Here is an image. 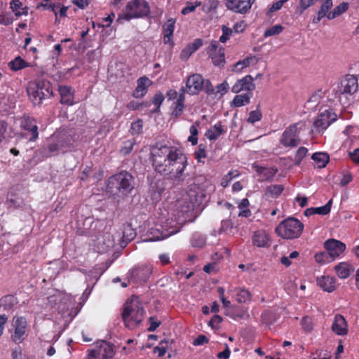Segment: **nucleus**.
<instances>
[{"label": "nucleus", "instance_id": "1", "mask_svg": "<svg viewBox=\"0 0 359 359\" xmlns=\"http://www.w3.org/2000/svg\"><path fill=\"white\" fill-rule=\"evenodd\" d=\"M150 160L154 170L168 175L174 187H182L193 180L187 172V157L179 148L156 143L151 147Z\"/></svg>", "mask_w": 359, "mask_h": 359}, {"label": "nucleus", "instance_id": "2", "mask_svg": "<svg viewBox=\"0 0 359 359\" xmlns=\"http://www.w3.org/2000/svg\"><path fill=\"white\" fill-rule=\"evenodd\" d=\"M134 187V177L129 172L122 170L108 179L106 192L114 198H123L132 192Z\"/></svg>", "mask_w": 359, "mask_h": 359}, {"label": "nucleus", "instance_id": "3", "mask_svg": "<svg viewBox=\"0 0 359 359\" xmlns=\"http://www.w3.org/2000/svg\"><path fill=\"white\" fill-rule=\"evenodd\" d=\"M27 94L34 106H41L43 101L53 96L51 83L44 79H38L28 85Z\"/></svg>", "mask_w": 359, "mask_h": 359}, {"label": "nucleus", "instance_id": "4", "mask_svg": "<svg viewBox=\"0 0 359 359\" xmlns=\"http://www.w3.org/2000/svg\"><path fill=\"white\" fill-rule=\"evenodd\" d=\"M144 309L137 297L128 300L123 305L122 318L126 327L133 330L143 320Z\"/></svg>", "mask_w": 359, "mask_h": 359}, {"label": "nucleus", "instance_id": "5", "mask_svg": "<svg viewBox=\"0 0 359 359\" xmlns=\"http://www.w3.org/2000/svg\"><path fill=\"white\" fill-rule=\"evenodd\" d=\"M205 198V193L195 183H191L183 196L178 201L179 208L183 212H188L200 206Z\"/></svg>", "mask_w": 359, "mask_h": 359}, {"label": "nucleus", "instance_id": "6", "mask_svg": "<svg viewBox=\"0 0 359 359\" xmlns=\"http://www.w3.org/2000/svg\"><path fill=\"white\" fill-rule=\"evenodd\" d=\"M150 13V8L145 0H133L128 2L125 10L118 15L117 21L130 20L147 16Z\"/></svg>", "mask_w": 359, "mask_h": 359}, {"label": "nucleus", "instance_id": "7", "mask_svg": "<svg viewBox=\"0 0 359 359\" xmlns=\"http://www.w3.org/2000/svg\"><path fill=\"white\" fill-rule=\"evenodd\" d=\"M304 229V224L297 219L290 217L281 222L276 228L278 235L285 239L298 238Z\"/></svg>", "mask_w": 359, "mask_h": 359}, {"label": "nucleus", "instance_id": "8", "mask_svg": "<svg viewBox=\"0 0 359 359\" xmlns=\"http://www.w3.org/2000/svg\"><path fill=\"white\" fill-rule=\"evenodd\" d=\"M300 125H302L301 123H297L287 127L282 134L280 140V144L286 147H296L298 146L301 141L299 133L302 127L298 128Z\"/></svg>", "mask_w": 359, "mask_h": 359}, {"label": "nucleus", "instance_id": "9", "mask_svg": "<svg viewBox=\"0 0 359 359\" xmlns=\"http://www.w3.org/2000/svg\"><path fill=\"white\" fill-rule=\"evenodd\" d=\"M114 353L113 344L101 341L97 343L94 349L90 351L88 359H111Z\"/></svg>", "mask_w": 359, "mask_h": 359}, {"label": "nucleus", "instance_id": "10", "mask_svg": "<svg viewBox=\"0 0 359 359\" xmlns=\"http://www.w3.org/2000/svg\"><path fill=\"white\" fill-rule=\"evenodd\" d=\"M337 114L332 109L325 110L318 114L316 120L313 123V127L318 132H323L334 121L337 120Z\"/></svg>", "mask_w": 359, "mask_h": 359}, {"label": "nucleus", "instance_id": "11", "mask_svg": "<svg viewBox=\"0 0 359 359\" xmlns=\"http://www.w3.org/2000/svg\"><path fill=\"white\" fill-rule=\"evenodd\" d=\"M207 53L215 66L223 67L225 63L224 48L217 41H212L207 48Z\"/></svg>", "mask_w": 359, "mask_h": 359}, {"label": "nucleus", "instance_id": "12", "mask_svg": "<svg viewBox=\"0 0 359 359\" xmlns=\"http://www.w3.org/2000/svg\"><path fill=\"white\" fill-rule=\"evenodd\" d=\"M358 90V78L355 75L347 74L340 81L337 92L339 94L353 95Z\"/></svg>", "mask_w": 359, "mask_h": 359}, {"label": "nucleus", "instance_id": "13", "mask_svg": "<svg viewBox=\"0 0 359 359\" xmlns=\"http://www.w3.org/2000/svg\"><path fill=\"white\" fill-rule=\"evenodd\" d=\"M171 223H169L170 224ZM180 227H175L172 226H168V223L164 226H160L159 227L152 228L150 230V233L152 237L150 238L152 241H157L163 240L177 232L180 231Z\"/></svg>", "mask_w": 359, "mask_h": 359}, {"label": "nucleus", "instance_id": "14", "mask_svg": "<svg viewBox=\"0 0 359 359\" xmlns=\"http://www.w3.org/2000/svg\"><path fill=\"white\" fill-rule=\"evenodd\" d=\"M187 93L189 95H197L204 85V79L199 74H194L189 76L187 79Z\"/></svg>", "mask_w": 359, "mask_h": 359}, {"label": "nucleus", "instance_id": "15", "mask_svg": "<svg viewBox=\"0 0 359 359\" xmlns=\"http://www.w3.org/2000/svg\"><path fill=\"white\" fill-rule=\"evenodd\" d=\"M324 246L327 253H329V256L331 257L332 259L339 257L346 249L344 243L335 239L327 241Z\"/></svg>", "mask_w": 359, "mask_h": 359}, {"label": "nucleus", "instance_id": "16", "mask_svg": "<svg viewBox=\"0 0 359 359\" xmlns=\"http://www.w3.org/2000/svg\"><path fill=\"white\" fill-rule=\"evenodd\" d=\"M254 79L250 75H247L237 81L233 86L231 91L234 93H238L242 90H247L251 93L255 88V85L253 83Z\"/></svg>", "mask_w": 359, "mask_h": 359}, {"label": "nucleus", "instance_id": "17", "mask_svg": "<svg viewBox=\"0 0 359 359\" xmlns=\"http://www.w3.org/2000/svg\"><path fill=\"white\" fill-rule=\"evenodd\" d=\"M13 325L15 327V332L11 337L12 339L15 342H17L18 341L21 342L23 339L22 336L26 332L27 325L26 318L22 316L14 318Z\"/></svg>", "mask_w": 359, "mask_h": 359}, {"label": "nucleus", "instance_id": "18", "mask_svg": "<svg viewBox=\"0 0 359 359\" xmlns=\"http://www.w3.org/2000/svg\"><path fill=\"white\" fill-rule=\"evenodd\" d=\"M21 127L24 130L31 132L32 136L29 137V141H35L36 140L39 135L38 127L34 118L24 116L21 121Z\"/></svg>", "mask_w": 359, "mask_h": 359}, {"label": "nucleus", "instance_id": "19", "mask_svg": "<svg viewBox=\"0 0 359 359\" xmlns=\"http://www.w3.org/2000/svg\"><path fill=\"white\" fill-rule=\"evenodd\" d=\"M151 84V80L142 76L138 79L136 88L133 93V96L136 98L142 97L147 92L148 87Z\"/></svg>", "mask_w": 359, "mask_h": 359}, {"label": "nucleus", "instance_id": "20", "mask_svg": "<svg viewBox=\"0 0 359 359\" xmlns=\"http://www.w3.org/2000/svg\"><path fill=\"white\" fill-rule=\"evenodd\" d=\"M151 273V269L146 266H142L140 267L133 269L129 273L131 278L143 282L147 280Z\"/></svg>", "mask_w": 359, "mask_h": 359}, {"label": "nucleus", "instance_id": "21", "mask_svg": "<svg viewBox=\"0 0 359 359\" xmlns=\"http://www.w3.org/2000/svg\"><path fill=\"white\" fill-rule=\"evenodd\" d=\"M176 20L173 18H170L163 26V42L164 43H168L171 46H173L172 35L175 29Z\"/></svg>", "mask_w": 359, "mask_h": 359}, {"label": "nucleus", "instance_id": "22", "mask_svg": "<svg viewBox=\"0 0 359 359\" xmlns=\"http://www.w3.org/2000/svg\"><path fill=\"white\" fill-rule=\"evenodd\" d=\"M332 329L338 335H344L347 333V323L341 315L335 316Z\"/></svg>", "mask_w": 359, "mask_h": 359}, {"label": "nucleus", "instance_id": "23", "mask_svg": "<svg viewBox=\"0 0 359 359\" xmlns=\"http://www.w3.org/2000/svg\"><path fill=\"white\" fill-rule=\"evenodd\" d=\"M317 284L323 290L332 292L336 289L335 279L330 276H320L317 278Z\"/></svg>", "mask_w": 359, "mask_h": 359}, {"label": "nucleus", "instance_id": "24", "mask_svg": "<svg viewBox=\"0 0 359 359\" xmlns=\"http://www.w3.org/2000/svg\"><path fill=\"white\" fill-rule=\"evenodd\" d=\"M332 0H322L320 10L317 13V16L313 17L312 22L318 24L323 18H327V11L332 7Z\"/></svg>", "mask_w": 359, "mask_h": 359}, {"label": "nucleus", "instance_id": "25", "mask_svg": "<svg viewBox=\"0 0 359 359\" xmlns=\"http://www.w3.org/2000/svg\"><path fill=\"white\" fill-rule=\"evenodd\" d=\"M60 95V102L71 106L74 104V96L72 88L67 86H60L58 88Z\"/></svg>", "mask_w": 359, "mask_h": 359}, {"label": "nucleus", "instance_id": "26", "mask_svg": "<svg viewBox=\"0 0 359 359\" xmlns=\"http://www.w3.org/2000/svg\"><path fill=\"white\" fill-rule=\"evenodd\" d=\"M334 270L339 278H348L353 271L354 267L346 262H341L334 266Z\"/></svg>", "mask_w": 359, "mask_h": 359}, {"label": "nucleus", "instance_id": "27", "mask_svg": "<svg viewBox=\"0 0 359 359\" xmlns=\"http://www.w3.org/2000/svg\"><path fill=\"white\" fill-rule=\"evenodd\" d=\"M226 130L224 129L221 122H218L210 127L205 133V137L210 140H217L221 135L224 134Z\"/></svg>", "mask_w": 359, "mask_h": 359}, {"label": "nucleus", "instance_id": "28", "mask_svg": "<svg viewBox=\"0 0 359 359\" xmlns=\"http://www.w3.org/2000/svg\"><path fill=\"white\" fill-rule=\"evenodd\" d=\"M269 238L264 231H255L252 238L254 245L259 248L269 246Z\"/></svg>", "mask_w": 359, "mask_h": 359}, {"label": "nucleus", "instance_id": "29", "mask_svg": "<svg viewBox=\"0 0 359 359\" xmlns=\"http://www.w3.org/2000/svg\"><path fill=\"white\" fill-rule=\"evenodd\" d=\"M252 97V93H247L241 95H237L234 97L233 100L231 102V107H240L245 104L250 103V98Z\"/></svg>", "mask_w": 359, "mask_h": 359}, {"label": "nucleus", "instance_id": "30", "mask_svg": "<svg viewBox=\"0 0 359 359\" xmlns=\"http://www.w3.org/2000/svg\"><path fill=\"white\" fill-rule=\"evenodd\" d=\"M311 158L316 162V165L319 168L326 166L330 161L328 154L324 152H317L312 155Z\"/></svg>", "mask_w": 359, "mask_h": 359}, {"label": "nucleus", "instance_id": "31", "mask_svg": "<svg viewBox=\"0 0 359 359\" xmlns=\"http://www.w3.org/2000/svg\"><path fill=\"white\" fill-rule=\"evenodd\" d=\"M172 109L171 116L173 117H179L182 115L185 108L184 101L181 98L174 101L170 107Z\"/></svg>", "mask_w": 359, "mask_h": 359}, {"label": "nucleus", "instance_id": "32", "mask_svg": "<svg viewBox=\"0 0 359 359\" xmlns=\"http://www.w3.org/2000/svg\"><path fill=\"white\" fill-rule=\"evenodd\" d=\"M203 45V41L201 39H196L194 42L189 44L182 51L181 56H190Z\"/></svg>", "mask_w": 359, "mask_h": 359}, {"label": "nucleus", "instance_id": "33", "mask_svg": "<svg viewBox=\"0 0 359 359\" xmlns=\"http://www.w3.org/2000/svg\"><path fill=\"white\" fill-rule=\"evenodd\" d=\"M252 5L248 0H239L236 5L232 6L231 10L236 13H245L250 9Z\"/></svg>", "mask_w": 359, "mask_h": 359}, {"label": "nucleus", "instance_id": "34", "mask_svg": "<svg viewBox=\"0 0 359 359\" xmlns=\"http://www.w3.org/2000/svg\"><path fill=\"white\" fill-rule=\"evenodd\" d=\"M224 314L227 316H230L234 320H236L238 318H243L246 315V312L243 309L233 306V307L225 310Z\"/></svg>", "mask_w": 359, "mask_h": 359}, {"label": "nucleus", "instance_id": "35", "mask_svg": "<svg viewBox=\"0 0 359 359\" xmlns=\"http://www.w3.org/2000/svg\"><path fill=\"white\" fill-rule=\"evenodd\" d=\"M348 8V4L342 2L337 6H336L332 11H327V18L329 20H332L337 18V16L344 13Z\"/></svg>", "mask_w": 359, "mask_h": 359}, {"label": "nucleus", "instance_id": "36", "mask_svg": "<svg viewBox=\"0 0 359 359\" xmlns=\"http://www.w3.org/2000/svg\"><path fill=\"white\" fill-rule=\"evenodd\" d=\"M283 190L284 187L283 185L273 184L266 187L265 194L271 198H277L281 194Z\"/></svg>", "mask_w": 359, "mask_h": 359}, {"label": "nucleus", "instance_id": "37", "mask_svg": "<svg viewBox=\"0 0 359 359\" xmlns=\"http://www.w3.org/2000/svg\"><path fill=\"white\" fill-rule=\"evenodd\" d=\"M55 138H56V141L58 143L61 150L68 147L72 144L71 137L65 133L55 135Z\"/></svg>", "mask_w": 359, "mask_h": 359}, {"label": "nucleus", "instance_id": "38", "mask_svg": "<svg viewBox=\"0 0 359 359\" xmlns=\"http://www.w3.org/2000/svg\"><path fill=\"white\" fill-rule=\"evenodd\" d=\"M236 291V300L239 303H246L251 299V293L244 288H237Z\"/></svg>", "mask_w": 359, "mask_h": 359}, {"label": "nucleus", "instance_id": "39", "mask_svg": "<svg viewBox=\"0 0 359 359\" xmlns=\"http://www.w3.org/2000/svg\"><path fill=\"white\" fill-rule=\"evenodd\" d=\"M27 66V63L20 57H15L8 63V67L14 71L22 69Z\"/></svg>", "mask_w": 359, "mask_h": 359}, {"label": "nucleus", "instance_id": "40", "mask_svg": "<svg viewBox=\"0 0 359 359\" xmlns=\"http://www.w3.org/2000/svg\"><path fill=\"white\" fill-rule=\"evenodd\" d=\"M201 122L197 121L192 125L189 128L191 135L188 138V141L191 143L192 145H196L198 142L197 135L198 134V127L200 126Z\"/></svg>", "mask_w": 359, "mask_h": 359}, {"label": "nucleus", "instance_id": "41", "mask_svg": "<svg viewBox=\"0 0 359 359\" xmlns=\"http://www.w3.org/2000/svg\"><path fill=\"white\" fill-rule=\"evenodd\" d=\"M318 0H300L299 6L296 8V13L302 15L304 11L314 5Z\"/></svg>", "mask_w": 359, "mask_h": 359}, {"label": "nucleus", "instance_id": "42", "mask_svg": "<svg viewBox=\"0 0 359 359\" xmlns=\"http://www.w3.org/2000/svg\"><path fill=\"white\" fill-rule=\"evenodd\" d=\"M135 231L128 225L123 230L122 241L127 244L135 237Z\"/></svg>", "mask_w": 359, "mask_h": 359}, {"label": "nucleus", "instance_id": "43", "mask_svg": "<svg viewBox=\"0 0 359 359\" xmlns=\"http://www.w3.org/2000/svg\"><path fill=\"white\" fill-rule=\"evenodd\" d=\"M218 0H207L202 6V10L206 13L215 11L218 7Z\"/></svg>", "mask_w": 359, "mask_h": 359}, {"label": "nucleus", "instance_id": "44", "mask_svg": "<svg viewBox=\"0 0 359 359\" xmlns=\"http://www.w3.org/2000/svg\"><path fill=\"white\" fill-rule=\"evenodd\" d=\"M283 27L280 25H276L265 30L264 33V37L271 36H276L281 33L283 30Z\"/></svg>", "mask_w": 359, "mask_h": 359}, {"label": "nucleus", "instance_id": "45", "mask_svg": "<svg viewBox=\"0 0 359 359\" xmlns=\"http://www.w3.org/2000/svg\"><path fill=\"white\" fill-rule=\"evenodd\" d=\"M206 243L205 236L199 234H195L191 240V245L196 248H203Z\"/></svg>", "mask_w": 359, "mask_h": 359}, {"label": "nucleus", "instance_id": "46", "mask_svg": "<svg viewBox=\"0 0 359 359\" xmlns=\"http://www.w3.org/2000/svg\"><path fill=\"white\" fill-rule=\"evenodd\" d=\"M135 144V140L134 139L128 140L123 143V146L121 147L120 151L123 155L129 154Z\"/></svg>", "mask_w": 359, "mask_h": 359}, {"label": "nucleus", "instance_id": "47", "mask_svg": "<svg viewBox=\"0 0 359 359\" xmlns=\"http://www.w3.org/2000/svg\"><path fill=\"white\" fill-rule=\"evenodd\" d=\"M308 149L304 147H299L296 152L294 162L296 165L300 164L302 159L306 156Z\"/></svg>", "mask_w": 359, "mask_h": 359}, {"label": "nucleus", "instance_id": "48", "mask_svg": "<svg viewBox=\"0 0 359 359\" xmlns=\"http://www.w3.org/2000/svg\"><path fill=\"white\" fill-rule=\"evenodd\" d=\"M332 203V201L331 199L327 203V204H325L323 206L318 207V208H313L314 214H318V215H325L328 214L330 212Z\"/></svg>", "mask_w": 359, "mask_h": 359}, {"label": "nucleus", "instance_id": "49", "mask_svg": "<svg viewBox=\"0 0 359 359\" xmlns=\"http://www.w3.org/2000/svg\"><path fill=\"white\" fill-rule=\"evenodd\" d=\"M164 100V95L161 93L155 94L152 99V103L156 106V108L151 111L152 113H156L159 111V108L163 101Z\"/></svg>", "mask_w": 359, "mask_h": 359}, {"label": "nucleus", "instance_id": "50", "mask_svg": "<svg viewBox=\"0 0 359 359\" xmlns=\"http://www.w3.org/2000/svg\"><path fill=\"white\" fill-rule=\"evenodd\" d=\"M22 6V2L19 0H12L11 2V8L17 17L25 15V13H21L20 8Z\"/></svg>", "mask_w": 359, "mask_h": 359}, {"label": "nucleus", "instance_id": "51", "mask_svg": "<svg viewBox=\"0 0 359 359\" xmlns=\"http://www.w3.org/2000/svg\"><path fill=\"white\" fill-rule=\"evenodd\" d=\"M222 35L219 37V41L221 43H225L229 39V37L232 35L233 29L229 28L226 25H222Z\"/></svg>", "mask_w": 359, "mask_h": 359}, {"label": "nucleus", "instance_id": "52", "mask_svg": "<svg viewBox=\"0 0 359 359\" xmlns=\"http://www.w3.org/2000/svg\"><path fill=\"white\" fill-rule=\"evenodd\" d=\"M262 112L260 111V110L257 109L256 110L250 112L249 117L248 118V122L250 123H255V122L259 121L262 118Z\"/></svg>", "mask_w": 359, "mask_h": 359}, {"label": "nucleus", "instance_id": "53", "mask_svg": "<svg viewBox=\"0 0 359 359\" xmlns=\"http://www.w3.org/2000/svg\"><path fill=\"white\" fill-rule=\"evenodd\" d=\"M278 169L275 168H266L262 175L263 180H271L277 173Z\"/></svg>", "mask_w": 359, "mask_h": 359}, {"label": "nucleus", "instance_id": "54", "mask_svg": "<svg viewBox=\"0 0 359 359\" xmlns=\"http://www.w3.org/2000/svg\"><path fill=\"white\" fill-rule=\"evenodd\" d=\"M143 122L142 120H137L133 122L131 124L130 130L133 134H140L142 131Z\"/></svg>", "mask_w": 359, "mask_h": 359}, {"label": "nucleus", "instance_id": "55", "mask_svg": "<svg viewBox=\"0 0 359 359\" xmlns=\"http://www.w3.org/2000/svg\"><path fill=\"white\" fill-rule=\"evenodd\" d=\"M315 257L316 262L319 263H326L330 262V259H332L331 257L329 256V253H327V252L317 253Z\"/></svg>", "mask_w": 359, "mask_h": 359}, {"label": "nucleus", "instance_id": "56", "mask_svg": "<svg viewBox=\"0 0 359 359\" xmlns=\"http://www.w3.org/2000/svg\"><path fill=\"white\" fill-rule=\"evenodd\" d=\"M150 106L149 102H142L139 103L136 101L132 100L127 104V108L130 110H135L137 109H139L140 107H147Z\"/></svg>", "mask_w": 359, "mask_h": 359}, {"label": "nucleus", "instance_id": "57", "mask_svg": "<svg viewBox=\"0 0 359 359\" xmlns=\"http://www.w3.org/2000/svg\"><path fill=\"white\" fill-rule=\"evenodd\" d=\"M201 5V1H196L195 2V4H192L191 3H187V6H185L182 10V14L183 15H187L191 12H194L196 9V8L197 6H199Z\"/></svg>", "mask_w": 359, "mask_h": 359}, {"label": "nucleus", "instance_id": "58", "mask_svg": "<svg viewBox=\"0 0 359 359\" xmlns=\"http://www.w3.org/2000/svg\"><path fill=\"white\" fill-rule=\"evenodd\" d=\"M252 60H253V57H247L243 60L236 62L234 67L238 71H241L243 68L248 67L250 65V62Z\"/></svg>", "mask_w": 359, "mask_h": 359}, {"label": "nucleus", "instance_id": "59", "mask_svg": "<svg viewBox=\"0 0 359 359\" xmlns=\"http://www.w3.org/2000/svg\"><path fill=\"white\" fill-rule=\"evenodd\" d=\"M222 318L219 315H214L209 322V325L213 329H217L222 323Z\"/></svg>", "mask_w": 359, "mask_h": 359}, {"label": "nucleus", "instance_id": "60", "mask_svg": "<svg viewBox=\"0 0 359 359\" xmlns=\"http://www.w3.org/2000/svg\"><path fill=\"white\" fill-rule=\"evenodd\" d=\"M195 157L196 158L200 161L201 158H204L206 156L205 154V146L201 144L198 146V150L195 151Z\"/></svg>", "mask_w": 359, "mask_h": 359}, {"label": "nucleus", "instance_id": "61", "mask_svg": "<svg viewBox=\"0 0 359 359\" xmlns=\"http://www.w3.org/2000/svg\"><path fill=\"white\" fill-rule=\"evenodd\" d=\"M323 94L324 93L321 90H318L311 96L310 99L309 100V102H311L314 104L319 103L320 99L323 97Z\"/></svg>", "mask_w": 359, "mask_h": 359}, {"label": "nucleus", "instance_id": "62", "mask_svg": "<svg viewBox=\"0 0 359 359\" xmlns=\"http://www.w3.org/2000/svg\"><path fill=\"white\" fill-rule=\"evenodd\" d=\"M149 321L150 323V326L147 329L149 332L155 331L156 328L161 325V322L157 320L155 316L150 317Z\"/></svg>", "mask_w": 359, "mask_h": 359}, {"label": "nucleus", "instance_id": "63", "mask_svg": "<svg viewBox=\"0 0 359 359\" xmlns=\"http://www.w3.org/2000/svg\"><path fill=\"white\" fill-rule=\"evenodd\" d=\"M48 151L50 154H57L61 150L57 141L51 142L47 147Z\"/></svg>", "mask_w": 359, "mask_h": 359}, {"label": "nucleus", "instance_id": "64", "mask_svg": "<svg viewBox=\"0 0 359 359\" xmlns=\"http://www.w3.org/2000/svg\"><path fill=\"white\" fill-rule=\"evenodd\" d=\"M348 156L354 163L359 165V148L355 149L353 151H349Z\"/></svg>", "mask_w": 359, "mask_h": 359}]
</instances>
